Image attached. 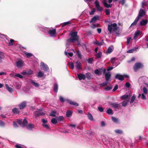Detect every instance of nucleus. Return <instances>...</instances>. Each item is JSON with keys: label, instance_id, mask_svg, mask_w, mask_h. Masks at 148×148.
<instances>
[{"label": "nucleus", "instance_id": "f03ea898", "mask_svg": "<svg viewBox=\"0 0 148 148\" xmlns=\"http://www.w3.org/2000/svg\"><path fill=\"white\" fill-rule=\"evenodd\" d=\"M117 24L116 23H113L111 25H108V30L110 32V33L111 34L113 30L115 31L117 29L116 26Z\"/></svg>", "mask_w": 148, "mask_h": 148}, {"label": "nucleus", "instance_id": "e433bc0d", "mask_svg": "<svg viewBox=\"0 0 148 148\" xmlns=\"http://www.w3.org/2000/svg\"><path fill=\"white\" fill-rule=\"evenodd\" d=\"M56 111H53L51 112L50 116H55L56 114Z\"/></svg>", "mask_w": 148, "mask_h": 148}, {"label": "nucleus", "instance_id": "3c124183", "mask_svg": "<svg viewBox=\"0 0 148 148\" xmlns=\"http://www.w3.org/2000/svg\"><path fill=\"white\" fill-rule=\"evenodd\" d=\"M121 103L123 106H127V103L126 101H124L122 102Z\"/></svg>", "mask_w": 148, "mask_h": 148}, {"label": "nucleus", "instance_id": "b1692460", "mask_svg": "<svg viewBox=\"0 0 148 148\" xmlns=\"http://www.w3.org/2000/svg\"><path fill=\"white\" fill-rule=\"evenodd\" d=\"M140 18L138 16L136 18L134 22L131 24V26L133 25H135L136 24L139 20Z\"/></svg>", "mask_w": 148, "mask_h": 148}, {"label": "nucleus", "instance_id": "dca6fc26", "mask_svg": "<svg viewBox=\"0 0 148 148\" xmlns=\"http://www.w3.org/2000/svg\"><path fill=\"white\" fill-rule=\"evenodd\" d=\"M103 3L104 6L106 8H111L112 7V5L108 4L106 1V0H103Z\"/></svg>", "mask_w": 148, "mask_h": 148}, {"label": "nucleus", "instance_id": "0eeeda50", "mask_svg": "<svg viewBox=\"0 0 148 148\" xmlns=\"http://www.w3.org/2000/svg\"><path fill=\"white\" fill-rule=\"evenodd\" d=\"M95 7L97 8L98 10L99 11H101L103 10V8L101 7L100 6L98 1H96L95 2Z\"/></svg>", "mask_w": 148, "mask_h": 148}, {"label": "nucleus", "instance_id": "338daca9", "mask_svg": "<svg viewBox=\"0 0 148 148\" xmlns=\"http://www.w3.org/2000/svg\"><path fill=\"white\" fill-rule=\"evenodd\" d=\"M93 59L92 58H89L88 60V62L89 63H92Z\"/></svg>", "mask_w": 148, "mask_h": 148}, {"label": "nucleus", "instance_id": "72a5a7b5", "mask_svg": "<svg viewBox=\"0 0 148 148\" xmlns=\"http://www.w3.org/2000/svg\"><path fill=\"white\" fill-rule=\"evenodd\" d=\"M25 56L28 58L30 57L33 56V54L30 53H28L27 52H25Z\"/></svg>", "mask_w": 148, "mask_h": 148}, {"label": "nucleus", "instance_id": "9d476101", "mask_svg": "<svg viewBox=\"0 0 148 148\" xmlns=\"http://www.w3.org/2000/svg\"><path fill=\"white\" fill-rule=\"evenodd\" d=\"M145 15V12L142 9H140L139 11V14L138 16L140 18L143 16Z\"/></svg>", "mask_w": 148, "mask_h": 148}, {"label": "nucleus", "instance_id": "f257e3e1", "mask_svg": "<svg viewBox=\"0 0 148 148\" xmlns=\"http://www.w3.org/2000/svg\"><path fill=\"white\" fill-rule=\"evenodd\" d=\"M77 34V32H71L70 33L71 37L67 40V42L71 43H74L75 41L78 42L79 37Z\"/></svg>", "mask_w": 148, "mask_h": 148}, {"label": "nucleus", "instance_id": "774afa93", "mask_svg": "<svg viewBox=\"0 0 148 148\" xmlns=\"http://www.w3.org/2000/svg\"><path fill=\"white\" fill-rule=\"evenodd\" d=\"M15 76L18 77L20 78H22L23 77L22 75L19 74H16L15 75Z\"/></svg>", "mask_w": 148, "mask_h": 148}, {"label": "nucleus", "instance_id": "13d9d810", "mask_svg": "<svg viewBox=\"0 0 148 148\" xmlns=\"http://www.w3.org/2000/svg\"><path fill=\"white\" fill-rule=\"evenodd\" d=\"M131 38V37H128L127 38V45H128L130 42Z\"/></svg>", "mask_w": 148, "mask_h": 148}, {"label": "nucleus", "instance_id": "a19ab883", "mask_svg": "<svg viewBox=\"0 0 148 148\" xmlns=\"http://www.w3.org/2000/svg\"><path fill=\"white\" fill-rule=\"evenodd\" d=\"M26 75H30L33 73V71L31 70L26 71Z\"/></svg>", "mask_w": 148, "mask_h": 148}, {"label": "nucleus", "instance_id": "49530a36", "mask_svg": "<svg viewBox=\"0 0 148 148\" xmlns=\"http://www.w3.org/2000/svg\"><path fill=\"white\" fill-rule=\"evenodd\" d=\"M94 44L96 45H97L99 46H101L102 45V44L101 42H100L97 40H96L95 41L94 43Z\"/></svg>", "mask_w": 148, "mask_h": 148}, {"label": "nucleus", "instance_id": "4d7b16f0", "mask_svg": "<svg viewBox=\"0 0 148 148\" xmlns=\"http://www.w3.org/2000/svg\"><path fill=\"white\" fill-rule=\"evenodd\" d=\"M126 0H120L119 2L122 5H124L125 3Z\"/></svg>", "mask_w": 148, "mask_h": 148}, {"label": "nucleus", "instance_id": "6e6552de", "mask_svg": "<svg viewBox=\"0 0 148 148\" xmlns=\"http://www.w3.org/2000/svg\"><path fill=\"white\" fill-rule=\"evenodd\" d=\"M27 106V102L23 101L21 102L19 105V107L20 110L24 109Z\"/></svg>", "mask_w": 148, "mask_h": 148}, {"label": "nucleus", "instance_id": "bb28decb", "mask_svg": "<svg viewBox=\"0 0 148 148\" xmlns=\"http://www.w3.org/2000/svg\"><path fill=\"white\" fill-rule=\"evenodd\" d=\"M58 86L57 84H54L53 89L54 91L57 93L58 92Z\"/></svg>", "mask_w": 148, "mask_h": 148}, {"label": "nucleus", "instance_id": "e2e57ef3", "mask_svg": "<svg viewBox=\"0 0 148 148\" xmlns=\"http://www.w3.org/2000/svg\"><path fill=\"white\" fill-rule=\"evenodd\" d=\"M98 109L100 112H103L104 110L103 108L102 107H98Z\"/></svg>", "mask_w": 148, "mask_h": 148}, {"label": "nucleus", "instance_id": "1a4fd4ad", "mask_svg": "<svg viewBox=\"0 0 148 148\" xmlns=\"http://www.w3.org/2000/svg\"><path fill=\"white\" fill-rule=\"evenodd\" d=\"M115 78L116 79H119L121 81L124 80V79L123 76V75H121L120 74H117L116 75L115 77Z\"/></svg>", "mask_w": 148, "mask_h": 148}, {"label": "nucleus", "instance_id": "9b49d317", "mask_svg": "<svg viewBox=\"0 0 148 148\" xmlns=\"http://www.w3.org/2000/svg\"><path fill=\"white\" fill-rule=\"evenodd\" d=\"M23 62L21 60H18L16 62V66L17 67H22L23 66Z\"/></svg>", "mask_w": 148, "mask_h": 148}, {"label": "nucleus", "instance_id": "a18cd8bd", "mask_svg": "<svg viewBox=\"0 0 148 148\" xmlns=\"http://www.w3.org/2000/svg\"><path fill=\"white\" fill-rule=\"evenodd\" d=\"M112 88V86H108L107 87L104 88V90L106 91H109L111 90Z\"/></svg>", "mask_w": 148, "mask_h": 148}, {"label": "nucleus", "instance_id": "7c9ffc66", "mask_svg": "<svg viewBox=\"0 0 148 148\" xmlns=\"http://www.w3.org/2000/svg\"><path fill=\"white\" fill-rule=\"evenodd\" d=\"M57 120L59 121H62L64 119V117L62 116H59L56 117Z\"/></svg>", "mask_w": 148, "mask_h": 148}, {"label": "nucleus", "instance_id": "473e14b6", "mask_svg": "<svg viewBox=\"0 0 148 148\" xmlns=\"http://www.w3.org/2000/svg\"><path fill=\"white\" fill-rule=\"evenodd\" d=\"M136 98L135 95V94H133L132 96V97L131 99V101L130 102V103H132L134 101Z\"/></svg>", "mask_w": 148, "mask_h": 148}, {"label": "nucleus", "instance_id": "5fc2aeb1", "mask_svg": "<svg viewBox=\"0 0 148 148\" xmlns=\"http://www.w3.org/2000/svg\"><path fill=\"white\" fill-rule=\"evenodd\" d=\"M105 13L107 15H110V11L109 9H106L105 10Z\"/></svg>", "mask_w": 148, "mask_h": 148}, {"label": "nucleus", "instance_id": "412c9836", "mask_svg": "<svg viewBox=\"0 0 148 148\" xmlns=\"http://www.w3.org/2000/svg\"><path fill=\"white\" fill-rule=\"evenodd\" d=\"M27 124H28V121H27V120H26V118H25L24 119L23 121L22 124L21 125V126L22 127H24L25 126L26 127V126L27 125Z\"/></svg>", "mask_w": 148, "mask_h": 148}, {"label": "nucleus", "instance_id": "4468645a", "mask_svg": "<svg viewBox=\"0 0 148 148\" xmlns=\"http://www.w3.org/2000/svg\"><path fill=\"white\" fill-rule=\"evenodd\" d=\"M104 74H105V77L106 80L107 81H108L110 78L111 75V74L109 72L107 73L106 72V73H105Z\"/></svg>", "mask_w": 148, "mask_h": 148}, {"label": "nucleus", "instance_id": "f704fd0d", "mask_svg": "<svg viewBox=\"0 0 148 148\" xmlns=\"http://www.w3.org/2000/svg\"><path fill=\"white\" fill-rule=\"evenodd\" d=\"M72 115V113L71 111H68L67 112L66 114V115L67 117H69L71 116Z\"/></svg>", "mask_w": 148, "mask_h": 148}, {"label": "nucleus", "instance_id": "864d4df0", "mask_svg": "<svg viewBox=\"0 0 148 148\" xmlns=\"http://www.w3.org/2000/svg\"><path fill=\"white\" fill-rule=\"evenodd\" d=\"M44 74L41 71L39 72L38 73V77H41L43 76Z\"/></svg>", "mask_w": 148, "mask_h": 148}, {"label": "nucleus", "instance_id": "a211bd4d", "mask_svg": "<svg viewBox=\"0 0 148 148\" xmlns=\"http://www.w3.org/2000/svg\"><path fill=\"white\" fill-rule=\"evenodd\" d=\"M99 18V16H94L91 19L90 21V23H91L95 22L97 21V18Z\"/></svg>", "mask_w": 148, "mask_h": 148}, {"label": "nucleus", "instance_id": "c03bdc74", "mask_svg": "<svg viewBox=\"0 0 148 148\" xmlns=\"http://www.w3.org/2000/svg\"><path fill=\"white\" fill-rule=\"evenodd\" d=\"M42 126L45 128L47 129H49V126L46 123H42Z\"/></svg>", "mask_w": 148, "mask_h": 148}, {"label": "nucleus", "instance_id": "f3484780", "mask_svg": "<svg viewBox=\"0 0 148 148\" xmlns=\"http://www.w3.org/2000/svg\"><path fill=\"white\" fill-rule=\"evenodd\" d=\"M113 47L112 46H111L109 47L106 51V53H110L113 51Z\"/></svg>", "mask_w": 148, "mask_h": 148}, {"label": "nucleus", "instance_id": "052dcab7", "mask_svg": "<svg viewBox=\"0 0 148 148\" xmlns=\"http://www.w3.org/2000/svg\"><path fill=\"white\" fill-rule=\"evenodd\" d=\"M116 60V58H113L111 59L110 62L112 64H114L115 60Z\"/></svg>", "mask_w": 148, "mask_h": 148}, {"label": "nucleus", "instance_id": "f8f14e48", "mask_svg": "<svg viewBox=\"0 0 148 148\" xmlns=\"http://www.w3.org/2000/svg\"><path fill=\"white\" fill-rule=\"evenodd\" d=\"M77 76L79 79L81 80L82 79L84 80L86 78V76L84 75L81 73L77 74Z\"/></svg>", "mask_w": 148, "mask_h": 148}, {"label": "nucleus", "instance_id": "4be33fe9", "mask_svg": "<svg viewBox=\"0 0 148 148\" xmlns=\"http://www.w3.org/2000/svg\"><path fill=\"white\" fill-rule=\"evenodd\" d=\"M81 63L78 61L76 62L75 64V66L76 69H80L81 68Z\"/></svg>", "mask_w": 148, "mask_h": 148}, {"label": "nucleus", "instance_id": "680f3d73", "mask_svg": "<svg viewBox=\"0 0 148 148\" xmlns=\"http://www.w3.org/2000/svg\"><path fill=\"white\" fill-rule=\"evenodd\" d=\"M14 40L12 39L10 40V41L9 42V44L10 45H13L14 44Z\"/></svg>", "mask_w": 148, "mask_h": 148}, {"label": "nucleus", "instance_id": "09e8293b", "mask_svg": "<svg viewBox=\"0 0 148 148\" xmlns=\"http://www.w3.org/2000/svg\"><path fill=\"white\" fill-rule=\"evenodd\" d=\"M86 78L88 79H90L91 76V74L90 73H88L86 74Z\"/></svg>", "mask_w": 148, "mask_h": 148}, {"label": "nucleus", "instance_id": "69168bd1", "mask_svg": "<svg viewBox=\"0 0 148 148\" xmlns=\"http://www.w3.org/2000/svg\"><path fill=\"white\" fill-rule=\"evenodd\" d=\"M59 99L61 102H64L65 101L64 99L62 97H60Z\"/></svg>", "mask_w": 148, "mask_h": 148}, {"label": "nucleus", "instance_id": "5701e85b", "mask_svg": "<svg viewBox=\"0 0 148 148\" xmlns=\"http://www.w3.org/2000/svg\"><path fill=\"white\" fill-rule=\"evenodd\" d=\"M99 71L100 75H101L102 73L103 74L106 73V70L105 69L102 68L101 69H99Z\"/></svg>", "mask_w": 148, "mask_h": 148}, {"label": "nucleus", "instance_id": "2f4dec72", "mask_svg": "<svg viewBox=\"0 0 148 148\" xmlns=\"http://www.w3.org/2000/svg\"><path fill=\"white\" fill-rule=\"evenodd\" d=\"M87 116L88 119L90 120V121L93 120V118L90 112H88V113Z\"/></svg>", "mask_w": 148, "mask_h": 148}, {"label": "nucleus", "instance_id": "ddd939ff", "mask_svg": "<svg viewBox=\"0 0 148 148\" xmlns=\"http://www.w3.org/2000/svg\"><path fill=\"white\" fill-rule=\"evenodd\" d=\"M56 33V29H53L52 30L50 29L48 31V33L51 36H53L55 35Z\"/></svg>", "mask_w": 148, "mask_h": 148}, {"label": "nucleus", "instance_id": "de8ad7c7", "mask_svg": "<svg viewBox=\"0 0 148 148\" xmlns=\"http://www.w3.org/2000/svg\"><path fill=\"white\" fill-rule=\"evenodd\" d=\"M5 125V123L2 120H0V126L1 127H4Z\"/></svg>", "mask_w": 148, "mask_h": 148}, {"label": "nucleus", "instance_id": "bf43d9fd", "mask_svg": "<svg viewBox=\"0 0 148 148\" xmlns=\"http://www.w3.org/2000/svg\"><path fill=\"white\" fill-rule=\"evenodd\" d=\"M108 84V82H103L102 83L100 84V85L101 86H104Z\"/></svg>", "mask_w": 148, "mask_h": 148}, {"label": "nucleus", "instance_id": "ea45409f", "mask_svg": "<svg viewBox=\"0 0 148 148\" xmlns=\"http://www.w3.org/2000/svg\"><path fill=\"white\" fill-rule=\"evenodd\" d=\"M56 118V119L53 118L51 120V122L52 123L54 124H56L57 123V121Z\"/></svg>", "mask_w": 148, "mask_h": 148}, {"label": "nucleus", "instance_id": "aec40b11", "mask_svg": "<svg viewBox=\"0 0 148 148\" xmlns=\"http://www.w3.org/2000/svg\"><path fill=\"white\" fill-rule=\"evenodd\" d=\"M12 111L13 113L16 114H18L20 112V111H19V109L16 108H13L12 110Z\"/></svg>", "mask_w": 148, "mask_h": 148}, {"label": "nucleus", "instance_id": "c9c22d12", "mask_svg": "<svg viewBox=\"0 0 148 148\" xmlns=\"http://www.w3.org/2000/svg\"><path fill=\"white\" fill-rule=\"evenodd\" d=\"M112 119L114 122L117 123H118L119 120L117 118L112 116Z\"/></svg>", "mask_w": 148, "mask_h": 148}, {"label": "nucleus", "instance_id": "8fccbe9b", "mask_svg": "<svg viewBox=\"0 0 148 148\" xmlns=\"http://www.w3.org/2000/svg\"><path fill=\"white\" fill-rule=\"evenodd\" d=\"M115 132L118 134H121L123 133V131L120 130H115Z\"/></svg>", "mask_w": 148, "mask_h": 148}, {"label": "nucleus", "instance_id": "79ce46f5", "mask_svg": "<svg viewBox=\"0 0 148 148\" xmlns=\"http://www.w3.org/2000/svg\"><path fill=\"white\" fill-rule=\"evenodd\" d=\"M69 67L71 69H73L74 68V65L73 64L72 62L69 63Z\"/></svg>", "mask_w": 148, "mask_h": 148}, {"label": "nucleus", "instance_id": "c85d7f7f", "mask_svg": "<svg viewBox=\"0 0 148 148\" xmlns=\"http://www.w3.org/2000/svg\"><path fill=\"white\" fill-rule=\"evenodd\" d=\"M140 32L139 30L136 32L134 33V39H135V38L137 37L140 34Z\"/></svg>", "mask_w": 148, "mask_h": 148}, {"label": "nucleus", "instance_id": "4c0bfd02", "mask_svg": "<svg viewBox=\"0 0 148 148\" xmlns=\"http://www.w3.org/2000/svg\"><path fill=\"white\" fill-rule=\"evenodd\" d=\"M31 83L36 87H38L39 86V85L38 83H36L32 80L31 81Z\"/></svg>", "mask_w": 148, "mask_h": 148}, {"label": "nucleus", "instance_id": "20e7f679", "mask_svg": "<svg viewBox=\"0 0 148 148\" xmlns=\"http://www.w3.org/2000/svg\"><path fill=\"white\" fill-rule=\"evenodd\" d=\"M143 66V65L141 63L137 62L133 66V69L135 72H136L138 69L142 68Z\"/></svg>", "mask_w": 148, "mask_h": 148}, {"label": "nucleus", "instance_id": "7ed1b4c3", "mask_svg": "<svg viewBox=\"0 0 148 148\" xmlns=\"http://www.w3.org/2000/svg\"><path fill=\"white\" fill-rule=\"evenodd\" d=\"M45 114L44 112H43L40 109H37L33 113V116L36 118L39 117L40 116L44 115Z\"/></svg>", "mask_w": 148, "mask_h": 148}, {"label": "nucleus", "instance_id": "39448f33", "mask_svg": "<svg viewBox=\"0 0 148 148\" xmlns=\"http://www.w3.org/2000/svg\"><path fill=\"white\" fill-rule=\"evenodd\" d=\"M110 105L111 106L114 108L115 109H119V108L121 107L120 103H112L111 102L110 103Z\"/></svg>", "mask_w": 148, "mask_h": 148}, {"label": "nucleus", "instance_id": "c756f323", "mask_svg": "<svg viewBox=\"0 0 148 148\" xmlns=\"http://www.w3.org/2000/svg\"><path fill=\"white\" fill-rule=\"evenodd\" d=\"M4 58L3 53V52L0 51V62H2V59Z\"/></svg>", "mask_w": 148, "mask_h": 148}, {"label": "nucleus", "instance_id": "2eb2a0df", "mask_svg": "<svg viewBox=\"0 0 148 148\" xmlns=\"http://www.w3.org/2000/svg\"><path fill=\"white\" fill-rule=\"evenodd\" d=\"M147 20L143 19L140 22V25L141 26H145L147 23Z\"/></svg>", "mask_w": 148, "mask_h": 148}, {"label": "nucleus", "instance_id": "6ab92c4d", "mask_svg": "<svg viewBox=\"0 0 148 148\" xmlns=\"http://www.w3.org/2000/svg\"><path fill=\"white\" fill-rule=\"evenodd\" d=\"M5 86L7 90L9 92H12L14 91V89L13 88L9 87L8 84H5Z\"/></svg>", "mask_w": 148, "mask_h": 148}, {"label": "nucleus", "instance_id": "cd10ccee", "mask_svg": "<svg viewBox=\"0 0 148 148\" xmlns=\"http://www.w3.org/2000/svg\"><path fill=\"white\" fill-rule=\"evenodd\" d=\"M106 112L109 114L112 115L113 114L112 110L110 108L107 110Z\"/></svg>", "mask_w": 148, "mask_h": 148}, {"label": "nucleus", "instance_id": "58836bf2", "mask_svg": "<svg viewBox=\"0 0 148 148\" xmlns=\"http://www.w3.org/2000/svg\"><path fill=\"white\" fill-rule=\"evenodd\" d=\"M77 56L78 57L80 58L81 59L82 58L81 54V53L80 51H79V50H78L77 51Z\"/></svg>", "mask_w": 148, "mask_h": 148}, {"label": "nucleus", "instance_id": "423d86ee", "mask_svg": "<svg viewBox=\"0 0 148 148\" xmlns=\"http://www.w3.org/2000/svg\"><path fill=\"white\" fill-rule=\"evenodd\" d=\"M40 66L45 71H47L49 70V68L47 65L45 64L43 62H42L40 63Z\"/></svg>", "mask_w": 148, "mask_h": 148}, {"label": "nucleus", "instance_id": "37998d69", "mask_svg": "<svg viewBox=\"0 0 148 148\" xmlns=\"http://www.w3.org/2000/svg\"><path fill=\"white\" fill-rule=\"evenodd\" d=\"M102 55V53L101 52H99L96 55V58H101Z\"/></svg>", "mask_w": 148, "mask_h": 148}, {"label": "nucleus", "instance_id": "603ef678", "mask_svg": "<svg viewBox=\"0 0 148 148\" xmlns=\"http://www.w3.org/2000/svg\"><path fill=\"white\" fill-rule=\"evenodd\" d=\"M128 97V95H123L121 97V99L123 100L127 99Z\"/></svg>", "mask_w": 148, "mask_h": 148}, {"label": "nucleus", "instance_id": "a878e982", "mask_svg": "<svg viewBox=\"0 0 148 148\" xmlns=\"http://www.w3.org/2000/svg\"><path fill=\"white\" fill-rule=\"evenodd\" d=\"M68 102L71 105H74L76 106H79V105L76 102H74L71 100H69L68 101Z\"/></svg>", "mask_w": 148, "mask_h": 148}, {"label": "nucleus", "instance_id": "6e6d98bb", "mask_svg": "<svg viewBox=\"0 0 148 148\" xmlns=\"http://www.w3.org/2000/svg\"><path fill=\"white\" fill-rule=\"evenodd\" d=\"M95 9L94 8H93L92 10L90 12V13H89L90 14V15H93V14H94V13L95 12Z\"/></svg>", "mask_w": 148, "mask_h": 148}, {"label": "nucleus", "instance_id": "393cba45", "mask_svg": "<svg viewBox=\"0 0 148 148\" xmlns=\"http://www.w3.org/2000/svg\"><path fill=\"white\" fill-rule=\"evenodd\" d=\"M26 127L28 129L31 130V129L34 127V125L32 124H29L28 125H27Z\"/></svg>", "mask_w": 148, "mask_h": 148}, {"label": "nucleus", "instance_id": "0e129e2a", "mask_svg": "<svg viewBox=\"0 0 148 148\" xmlns=\"http://www.w3.org/2000/svg\"><path fill=\"white\" fill-rule=\"evenodd\" d=\"M143 91L145 94H147V90L145 87H144L143 88Z\"/></svg>", "mask_w": 148, "mask_h": 148}]
</instances>
